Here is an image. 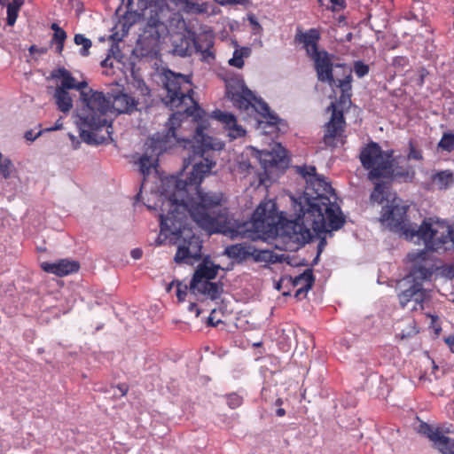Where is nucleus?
<instances>
[{"label": "nucleus", "mask_w": 454, "mask_h": 454, "mask_svg": "<svg viewBox=\"0 0 454 454\" xmlns=\"http://www.w3.org/2000/svg\"><path fill=\"white\" fill-rule=\"evenodd\" d=\"M202 114L199 107L187 108L184 114H173L167 123L168 132L152 137L145 143V151L137 161L144 176L142 188H145L147 177L157 173L160 153L177 145L192 153V156L184 160V168L194 161L190 176L186 179L176 176L163 179L158 199L160 205H156L160 220L157 244L168 242L177 245L176 262L192 264L200 257L201 241L188 227V216L207 232H220L231 239L241 237L268 240L279 235L280 229L286 225V235L300 244L308 243L315 236L321 238L343 226L345 216L336 203V195L330 184L316 174L313 166L297 168L306 181V187L302 194L289 196L295 220L284 224L286 217L277 210L273 200L262 201L250 222L238 223L231 218L224 207L223 193L205 192L200 188L203 179L215 166V161L204 157V154L210 150H223V142L206 133L208 125L205 121L197 126L192 140L182 139L176 134L184 114L201 118Z\"/></svg>", "instance_id": "f257e3e1"}, {"label": "nucleus", "mask_w": 454, "mask_h": 454, "mask_svg": "<svg viewBox=\"0 0 454 454\" xmlns=\"http://www.w3.org/2000/svg\"><path fill=\"white\" fill-rule=\"evenodd\" d=\"M451 225L439 219L428 218L419 227L414 226L408 240L425 246V249L412 251L407 255L410 274L399 283L401 306L408 310L423 309L430 300V280L436 269L429 250L448 249Z\"/></svg>", "instance_id": "f03ea898"}, {"label": "nucleus", "mask_w": 454, "mask_h": 454, "mask_svg": "<svg viewBox=\"0 0 454 454\" xmlns=\"http://www.w3.org/2000/svg\"><path fill=\"white\" fill-rule=\"evenodd\" d=\"M81 106L73 115L80 137L87 144H102L111 138L112 120L108 113L114 109L119 114L133 110L137 102L126 93L113 98L103 92L89 90L80 93Z\"/></svg>", "instance_id": "7ed1b4c3"}, {"label": "nucleus", "mask_w": 454, "mask_h": 454, "mask_svg": "<svg viewBox=\"0 0 454 454\" xmlns=\"http://www.w3.org/2000/svg\"><path fill=\"white\" fill-rule=\"evenodd\" d=\"M149 12L150 16L146 17L136 47V51L144 57L157 55L162 40L169 34L176 33L173 27L174 23L176 29L185 27L184 19L176 13L168 15V10L161 8L158 11L156 6H150Z\"/></svg>", "instance_id": "20e7f679"}, {"label": "nucleus", "mask_w": 454, "mask_h": 454, "mask_svg": "<svg viewBox=\"0 0 454 454\" xmlns=\"http://www.w3.org/2000/svg\"><path fill=\"white\" fill-rule=\"evenodd\" d=\"M226 96L235 107L241 112H256L260 118L257 120L256 129L262 134L273 135L279 129L280 120L268 105L257 98L250 90L243 79L236 77L226 82Z\"/></svg>", "instance_id": "39448f33"}, {"label": "nucleus", "mask_w": 454, "mask_h": 454, "mask_svg": "<svg viewBox=\"0 0 454 454\" xmlns=\"http://www.w3.org/2000/svg\"><path fill=\"white\" fill-rule=\"evenodd\" d=\"M371 200L384 204L380 217L381 224L408 239L415 225L407 219V202L392 192L385 183H375Z\"/></svg>", "instance_id": "423d86ee"}, {"label": "nucleus", "mask_w": 454, "mask_h": 454, "mask_svg": "<svg viewBox=\"0 0 454 454\" xmlns=\"http://www.w3.org/2000/svg\"><path fill=\"white\" fill-rule=\"evenodd\" d=\"M319 34L316 29H310L300 35V41L304 44L307 54L313 59L317 78L321 82H327L334 90L337 88L340 92L350 93L351 70L348 69V74L342 80L334 79L333 75V63L329 54L325 51H319L317 42Z\"/></svg>", "instance_id": "0eeeda50"}, {"label": "nucleus", "mask_w": 454, "mask_h": 454, "mask_svg": "<svg viewBox=\"0 0 454 454\" xmlns=\"http://www.w3.org/2000/svg\"><path fill=\"white\" fill-rule=\"evenodd\" d=\"M253 156L262 168L263 173L259 176V184L268 186L269 183L275 181L287 167L286 150L279 143L275 141L269 144V148L258 150L254 146H247L244 150L242 157Z\"/></svg>", "instance_id": "6e6552de"}, {"label": "nucleus", "mask_w": 454, "mask_h": 454, "mask_svg": "<svg viewBox=\"0 0 454 454\" xmlns=\"http://www.w3.org/2000/svg\"><path fill=\"white\" fill-rule=\"evenodd\" d=\"M392 152H382L376 143H371L360 153L363 166L369 170V178L375 181L379 177H403L411 180L413 170L400 171L393 168Z\"/></svg>", "instance_id": "1a4fd4ad"}, {"label": "nucleus", "mask_w": 454, "mask_h": 454, "mask_svg": "<svg viewBox=\"0 0 454 454\" xmlns=\"http://www.w3.org/2000/svg\"><path fill=\"white\" fill-rule=\"evenodd\" d=\"M219 269V265L215 264L209 260H204L198 266L191 281V293L198 298L218 299L223 292V288L220 285L210 280L215 278Z\"/></svg>", "instance_id": "9d476101"}, {"label": "nucleus", "mask_w": 454, "mask_h": 454, "mask_svg": "<svg viewBox=\"0 0 454 454\" xmlns=\"http://www.w3.org/2000/svg\"><path fill=\"white\" fill-rule=\"evenodd\" d=\"M351 104L350 93L340 92L338 102H331L328 111L332 112L330 121L325 126V143L330 146H335V139L341 136L344 128L343 109Z\"/></svg>", "instance_id": "9b49d317"}, {"label": "nucleus", "mask_w": 454, "mask_h": 454, "mask_svg": "<svg viewBox=\"0 0 454 454\" xmlns=\"http://www.w3.org/2000/svg\"><path fill=\"white\" fill-rule=\"evenodd\" d=\"M165 87L168 91L167 104L171 107H178L184 100L192 101L191 93V79L189 76L168 71L165 74Z\"/></svg>", "instance_id": "f8f14e48"}, {"label": "nucleus", "mask_w": 454, "mask_h": 454, "mask_svg": "<svg viewBox=\"0 0 454 454\" xmlns=\"http://www.w3.org/2000/svg\"><path fill=\"white\" fill-rule=\"evenodd\" d=\"M417 430L427 435L442 454H454V438L446 435L439 428H434L427 423L419 422Z\"/></svg>", "instance_id": "ddd939ff"}, {"label": "nucleus", "mask_w": 454, "mask_h": 454, "mask_svg": "<svg viewBox=\"0 0 454 454\" xmlns=\"http://www.w3.org/2000/svg\"><path fill=\"white\" fill-rule=\"evenodd\" d=\"M212 117L223 125V129L231 140L238 139L246 136V129L239 123L233 114L216 110L212 113Z\"/></svg>", "instance_id": "4468645a"}, {"label": "nucleus", "mask_w": 454, "mask_h": 454, "mask_svg": "<svg viewBox=\"0 0 454 454\" xmlns=\"http://www.w3.org/2000/svg\"><path fill=\"white\" fill-rule=\"evenodd\" d=\"M139 14L136 12H127L122 16L118 18L114 27L110 39L114 42H120L128 34L129 30L139 20Z\"/></svg>", "instance_id": "2eb2a0df"}, {"label": "nucleus", "mask_w": 454, "mask_h": 454, "mask_svg": "<svg viewBox=\"0 0 454 454\" xmlns=\"http://www.w3.org/2000/svg\"><path fill=\"white\" fill-rule=\"evenodd\" d=\"M41 268L47 273L62 277L77 271L79 265L75 261L62 259L55 262H42Z\"/></svg>", "instance_id": "dca6fc26"}, {"label": "nucleus", "mask_w": 454, "mask_h": 454, "mask_svg": "<svg viewBox=\"0 0 454 454\" xmlns=\"http://www.w3.org/2000/svg\"><path fill=\"white\" fill-rule=\"evenodd\" d=\"M51 76L61 80L60 86H58L57 88H64L65 90L74 89L81 90L82 92V90L88 86V83L85 81L76 82L71 73L64 67H59L54 70Z\"/></svg>", "instance_id": "f3484780"}, {"label": "nucleus", "mask_w": 454, "mask_h": 454, "mask_svg": "<svg viewBox=\"0 0 454 454\" xmlns=\"http://www.w3.org/2000/svg\"><path fill=\"white\" fill-rule=\"evenodd\" d=\"M178 12L208 13L210 5L207 3L194 4L189 0H170Z\"/></svg>", "instance_id": "a211bd4d"}, {"label": "nucleus", "mask_w": 454, "mask_h": 454, "mask_svg": "<svg viewBox=\"0 0 454 454\" xmlns=\"http://www.w3.org/2000/svg\"><path fill=\"white\" fill-rule=\"evenodd\" d=\"M313 281V275L310 270H307L302 274L295 277L293 282L294 286H299L295 293V296L299 297L301 295H306L309 290L312 287Z\"/></svg>", "instance_id": "6ab92c4d"}, {"label": "nucleus", "mask_w": 454, "mask_h": 454, "mask_svg": "<svg viewBox=\"0 0 454 454\" xmlns=\"http://www.w3.org/2000/svg\"><path fill=\"white\" fill-rule=\"evenodd\" d=\"M433 184L439 190H447L454 184V174L450 170H442L431 176Z\"/></svg>", "instance_id": "aec40b11"}, {"label": "nucleus", "mask_w": 454, "mask_h": 454, "mask_svg": "<svg viewBox=\"0 0 454 454\" xmlns=\"http://www.w3.org/2000/svg\"><path fill=\"white\" fill-rule=\"evenodd\" d=\"M54 98L59 111L68 113L73 107V99L67 90L64 88H56Z\"/></svg>", "instance_id": "412c9836"}, {"label": "nucleus", "mask_w": 454, "mask_h": 454, "mask_svg": "<svg viewBox=\"0 0 454 454\" xmlns=\"http://www.w3.org/2000/svg\"><path fill=\"white\" fill-rule=\"evenodd\" d=\"M252 246L246 244H236L225 248V254L239 261L246 260L250 257Z\"/></svg>", "instance_id": "4be33fe9"}, {"label": "nucleus", "mask_w": 454, "mask_h": 454, "mask_svg": "<svg viewBox=\"0 0 454 454\" xmlns=\"http://www.w3.org/2000/svg\"><path fill=\"white\" fill-rule=\"evenodd\" d=\"M250 257L261 262H277L282 260L281 256L275 254L272 251L256 249L253 246Z\"/></svg>", "instance_id": "5701e85b"}, {"label": "nucleus", "mask_w": 454, "mask_h": 454, "mask_svg": "<svg viewBox=\"0 0 454 454\" xmlns=\"http://www.w3.org/2000/svg\"><path fill=\"white\" fill-rule=\"evenodd\" d=\"M251 54V49L249 47H239L236 48L232 57L228 60L230 66L242 68L244 66V59L248 58Z\"/></svg>", "instance_id": "b1692460"}, {"label": "nucleus", "mask_w": 454, "mask_h": 454, "mask_svg": "<svg viewBox=\"0 0 454 454\" xmlns=\"http://www.w3.org/2000/svg\"><path fill=\"white\" fill-rule=\"evenodd\" d=\"M15 170L12 161L4 157L3 154L0 157V174L5 179L10 178Z\"/></svg>", "instance_id": "393cba45"}, {"label": "nucleus", "mask_w": 454, "mask_h": 454, "mask_svg": "<svg viewBox=\"0 0 454 454\" xmlns=\"http://www.w3.org/2000/svg\"><path fill=\"white\" fill-rule=\"evenodd\" d=\"M438 148L450 153L454 148V134L450 132L444 133L438 143Z\"/></svg>", "instance_id": "a878e982"}, {"label": "nucleus", "mask_w": 454, "mask_h": 454, "mask_svg": "<svg viewBox=\"0 0 454 454\" xmlns=\"http://www.w3.org/2000/svg\"><path fill=\"white\" fill-rule=\"evenodd\" d=\"M74 41L77 45L82 46V48L80 50L81 55L87 56L89 54V50L92 44L91 41L81 34L75 35Z\"/></svg>", "instance_id": "bb28decb"}, {"label": "nucleus", "mask_w": 454, "mask_h": 454, "mask_svg": "<svg viewBox=\"0 0 454 454\" xmlns=\"http://www.w3.org/2000/svg\"><path fill=\"white\" fill-rule=\"evenodd\" d=\"M203 37L207 41L205 47L200 45L198 40H194L193 43H194L197 51L203 52L204 56L206 57V56L211 55V53L209 51V48L212 45V35H211V34L207 33V34L203 35Z\"/></svg>", "instance_id": "cd10ccee"}, {"label": "nucleus", "mask_w": 454, "mask_h": 454, "mask_svg": "<svg viewBox=\"0 0 454 454\" xmlns=\"http://www.w3.org/2000/svg\"><path fill=\"white\" fill-rule=\"evenodd\" d=\"M369 66L363 61L358 60L354 63V72L359 78L365 76L369 73Z\"/></svg>", "instance_id": "c85d7f7f"}, {"label": "nucleus", "mask_w": 454, "mask_h": 454, "mask_svg": "<svg viewBox=\"0 0 454 454\" xmlns=\"http://www.w3.org/2000/svg\"><path fill=\"white\" fill-rule=\"evenodd\" d=\"M19 11L18 9H15L12 5H11L10 4H7V24L9 26H13L17 20V17H18V13H19Z\"/></svg>", "instance_id": "c756f323"}, {"label": "nucleus", "mask_w": 454, "mask_h": 454, "mask_svg": "<svg viewBox=\"0 0 454 454\" xmlns=\"http://www.w3.org/2000/svg\"><path fill=\"white\" fill-rule=\"evenodd\" d=\"M51 29L54 31V40L57 43H64L67 38L66 32L56 23L51 25Z\"/></svg>", "instance_id": "7c9ffc66"}, {"label": "nucleus", "mask_w": 454, "mask_h": 454, "mask_svg": "<svg viewBox=\"0 0 454 454\" xmlns=\"http://www.w3.org/2000/svg\"><path fill=\"white\" fill-rule=\"evenodd\" d=\"M188 286L180 281H176V297L179 301H184L187 294Z\"/></svg>", "instance_id": "2f4dec72"}, {"label": "nucleus", "mask_w": 454, "mask_h": 454, "mask_svg": "<svg viewBox=\"0 0 454 454\" xmlns=\"http://www.w3.org/2000/svg\"><path fill=\"white\" fill-rule=\"evenodd\" d=\"M251 163L247 160H241L238 161L236 171L240 174L250 173L252 170Z\"/></svg>", "instance_id": "473e14b6"}, {"label": "nucleus", "mask_w": 454, "mask_h": 454, "mask_svg": "<svg viewBox=\"0 0 454 454\" xmlns=\"http://www.w3.org/2000/svg\"><path fill=\"white\" fill-rule=\"evenodd\" d=\"M409 146H410V150H409V153H408V158L411 160H422V154H421L420 151L417 150L411 142H410Z\"/></svg>", "instance_id": "72a5a7b5"}, {"label": "nucleus", "mask_w": 454, "mask_h": 454, "mask_svg": "<svg viewBox=\"0 0 454 454\" xmlns=\"http://www.w3.org/2000/svg\"><path fill=\"white\" fill-rule=\"evenodd\" d=\"M241 403V398L236 395V394H232V395H230L229 397H228V404L231 408L234 409V408H237L238 406H239Z\"/></svg>", "instance_id": "f704fd0d"}, {"label": "nucleus", "mask_w": 454, "mask_h": 454, "mask_svg": "<svg viewBox=\"0 0 454 454\" xmlns=\"http://www.w3.org/2000/svg\"><path fill=\"white\" fill-rule=\"evenodd\" d=\"M332 4V10L334 12L340 11L345 7L344 0H330Z\"/></svg>", "instance_id": "c9c22d12"}, {"label": "nucleus", "mask_w": 454, "mask_h": 454, "mask_svg": "<svg viewBox=\"0 0 454 454\" xmlns=\"http://www.w3.org/2000/svg\"><path fill=\"white\" fill-rule=\"evenodd\" d=\"M43 130H40L38 131L37 133H34L33 130H27L26 133H25V138L27 140V141H35L37 137H39L42 134H43Z\"/></svg>", "instance_id": "e433bc0d"}, {"label": "nucleus", "mask_w": 454, "mask_h": 454, "mask_svg": "<svg viewBox=\"0 0 454 454\" xmlns=\"http://www.w3.org/2000/svg\"><path fill=\"white\" fill-rule=\"evenodd\" d=\"M221 5L226 4H244L248 2V0H216Z\"/></svg>", "instance_id": "4c0bfd02"}, {"label": "nucleus", "mask_w": 454, "mask_h": 454, "mask_svg": "<svg viewBox=\"0 0 454 454\" xmlns=\"http://www.w3.org/2000/svg\"><path fill=\"white\" fill-rule=\"evenodd\" d=\"M221 5L226 4H244L248 2V0H216Z\"/></svg>", "instance_id": "58836bf2"}, {"label": "nucleus", "mask_w": 454, "mask_h": 454, "mask_svg": "<svg viewBox=\"0 0 454 454\" xmlns=\"http://www.w3.org/2000/svg\"><path fill=\"white\" fill-rule=\"evenodd\" d=\"M63 128V122H62V118H59L57 120V121L54 123V126L52 127H49V128H46L43 132H51V131H55V130H59V129H61Z\"/></svg>", "instance_id": "ea45409f"}, {"label": "nucleus", "mask_w": 454, "mask_h": 454, "mask_svg": "<svg viewBox=\"0 0 454 454\" xmlns=\"http://www.w3.org/2000/svg\"><path fill=\"white\" fill-rule=\"evenodd\" d=\"M68 137L71 141V145H72L73 148L77 149L80 145L79 139L74 135H73L71 133L68 134Z\"/></svg>", "instance_id": "a19ab883"}, {"label": "nucleus", "mask_w": 454, "mask_h": 454, "mask_svg": "<svg viewBox=\"0 0 454 454\" xmlns=\"http://www.w3.org/2000/svg\"><path fill=\"white\" fill-rule=\"evenodd\" d=\"M143 251L140 248H134L130 252V255L133 259L138 260L142 257Z\"/></svg>", "instance_id": "79ce46f5"}, {"label": "nucleus", "mask_w": 454, "mask_h": 454, "mask_svg": "<svg viewBox=\"0 0 454 454\" xmlns=\"http://www.w3.org/2000/svg\"><path fill=\"white\" fill-rule=\"evenodd\" d=\"M9 4L12 5L15 9L20 10L24 4V0H12V2Z\"/></svg>", "instance_id": "37998d69"}, {"label": "nucleus", "mask_w": 454, "mask_h": 454, "mask_svg": "<svg viewBox=\"0 0 454 454\" xmlns=\"http://www.w3.org/2000/svg\"><path fill=\"white\" fill-rule=\"evenodd\" d=\"M188 309L190 311H195V316L196 317H198L200 314V310L199 309H197L196 307V304L194 302H192L190 305H189V308Z\"/></svg>", "instance_id": "c03bdc74"}, {"label": "nucleus", "mask_w": 454, "mask_h": 454, "mask_svg": "<svg viewBox=\"0 0 454 454\" xmlns=\"http://www.w3.org/2000/svg\"><path fill=\"white\" fill-rule=\"evenodd\" d=\"M449 248L453 247L454 248V226H451V235L449 238Z\"/></svg>", "instance_id": "a18cd8bd"}, {"label": "nucleus", "mask_w": 454, "mask_h": 454, "mask_svg": "<svg viewBox=\"0 0 454 454\" xmlns=\"http://www.w3.org/2000/svg\"><path fill=\"white\" fill-rule=\"evenodd\" d=\"M445 341L449 345L451 351L454 353V335L452 337L447 338Z\"/></svg>", "instance_id": "49530a36"}, {"label": "nucleus", "mask_w": 454, "mask_h": 454, "mask_svg": "<svg viewBox=\"0 0 454 454\" xmlns=\"http://www.w3.org/2000/svg\"><path fill=\"white\" fill-rule=\"evenodd\" d=\"M418 331L415 329V327H412L411 328L410 331H408L407 333H402L401 334V338H405L407 336H410V335H412L414 333H416Z\"/></svg>", "instance_id": "de8ad7c7"}, {"label": "nucleus", "mask_w": 454, "mask_h": 454, "mask_svg": "<svg viewBox=\"0 0 454 454\" xmlns=\"http://www.w3.org/2000/svg\"><path fill=\"white\" fill-rule=\"evenodd\" d=\"M101 66L106 67H113L114 64H113V61L110 60V58H106V59H104L102 62H101Z\"/></svg>", "instance_id": "09e8293b"}, {"label": "nucleus", "mask_w": 454, "mask_h": 454, "mask_svg": "<svg viewBox=\"0 0 454 454\" xmlns=\"http://www.w3.org/2000/svg\"><path fill=\"white\" fill-rule=\"evenodd\" d=\"M219 322H220V320H217L216 322H215V319H214L212 314L208 317L207 323H208L209 325L215 326Z\"/></svg>", "instance_id": "8fccbe9b"}, {"label": "nucleus", "mask_w": 454, "mask_h": 454, "mask_svg": "<svg viewBox=\"0 0 454 454\" xmlns=\"http://www.w3.org/2000/svg\"><path fill=\"white\" fill-rule=\"evenodd\" d=\"M285 413H286V412H285V410H284V409H282V408H279V409H278V410H277V415H278V416H279V417L284 416V415H285Z\"/></svg>", "instance_id": "3c124183"}, {"label": "nucleus", "mask_w": 454, "mask_h": 454, "mask_svg": "<svg viewBox=\"0 0 454 454\" xmlns=\"http://www.w3.org/2000/svg\"><path fill=\"white\" fill-rule=\"evenodd\" d=\"M58 45H57V51L58 52H61L62 50H63V46H64V43H57Z\"/></svg>", "instance_id": "603ef678"}, {"label": "nucleus", "mask_w": 454, "mask_h": 454, "mask_svg": "<svg viewBox=\"0 0 454 454\" xmlns=\"http://www.w3.org/2000/svg\"><path fill=\"white\" fill-rule=\"evenodd\" d=\"M186 44H187V45H186L185 50H184V51H182V50H181V51H180V54H182V55H185V54H187V51H189V43H186Z\"/></svg>", "instance_id": "864d4df0"}, {"label": "nucleus", "mask_w": 454, "mask_h": 454, "mask_svg": "<svg viewBox=\"0 0 454 454\" xmlns=\"http://www.w3.org/2000/svg\"><path fill=\"white\" fill-rule=\"evenodd\" d=\"M250 22L254 26H259L258 22L254 17L249 18Z\"/></svg>", "instance_id": "5fc2aeb1"}, {"label": "nucleus", "mask_w": 454, "mask_h": 454, "mask_svg": "<svg viewBox=\"0 0 454 454\" xmlns=\"http://www.w3.org/2000/svg\"><path fill=\"white\" fill-rule=\"evenodd\" d=\"M175 285L176 286V281H173V282H171V283L168 285V288H167V291H168V292H169V291L171 290V288H172Z\"/></svg>", "instance_id": "6e6d98bb"}, {"label": "nucleus", "mask_w": 454, "mask_h": 454, "mask_svg": "<svg viewBox=\"0 0 454 454\" xmlns=\"http://www.w3.org/2000/svg\"><path fill=\"white\" fill-rule=\"evenodd\" d=\"M325 238L322 239L321 242H320V247H323L325 245Z\"/></svg>", "instance_id": "4d7b16f0"}, {"label": "nucleus", "mask_w": 454, "mask_h": 454, "mask_svg": "<svg viewBox=\"0 0 454 454\" xmlns=\"http://www.w3.org/2000/svg\"><path fill=\"white\" fill-rule=\"evenodd\" d=\"M276 288H277L278 290H279V289H280V283H278V284L276 285Z\"/></svg>", "instance_id": "13d9d810"}, {"label": "nucleus", "mask_w": 454, "mask_h": 454, "mask_svg": "<svg viewBox=\"0 0 454 454\" xmlns=\"http://www.w3.org/2000/svg\"><path fill=\"white\" fill-rule=\"evenodd\" d=\"M6 0H0V4H4Z\"/></svg>", "instance_id": "bf43d9fd"}, {"label": "nucleus", "mask_w": 454, "mask_h": 454, "mask_svg": "<svg viewBox=\"0 0 454 454\" xmlns=\"http://www.w3.org/2000/svg\"><path fill=\"white\" fill-rule=\"evenodd\" d=\"M33 51H35V46L30 47V51L32 52Z\"/></svg>", "instance_id": "052dcab7"}, {"label": "nucleus", "mask_w": 454, "mask_h": 454, "mask_svg": "<svg viewBox=\"0 0 454 454\" xmlns=\"http://www.w3.org/2000/svg\"><path fill=\"white\" fill-rule=\"evenodd\" d=\"M260 344H261L260 342L254 343V346H260Z\"/></svg>", "instance_id": "680f3d73"}]
</instances>
